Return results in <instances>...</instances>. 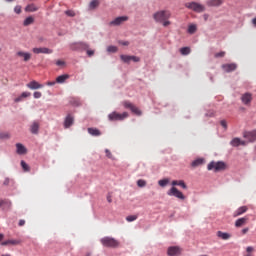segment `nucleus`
<instances>
[{
    "label": "nucleus",
    "mask_w": 256,
    "mask_h": 256,
    "mask_svg": "<svg viewBox=\"0 0 256 256\" xmlns=\"http://www.w3.org/2000/svg\"><path fill=\"white\" fill-rule=\"evenodd\" d=\"M20 96H21L22 99H25L27 97H31V92H23Z\"/></svg>",
    "instance_id": "37998d69"
},
{
    "label": "nucleus",
    "mask_w": 256,
    "mask_h": 256,
    "mask_svg": "<svg viewBox=\"0 0 256 256\" xmlns=\"http://www.w3.org/2000/svg\"><path fill=\"white\" fill-rule=\"evenodd\" d=\"M105 153H106V157H108V159H113V154H111V151L109 149H106Z\"/></svg>",
    "instance_id": "c03bdc74"
},
{
    "label": "nucleus",
    "mask_w": 256,
    "mask_h": 256,
    "mask_svg": "<svg viewBox=\"0 0 256 256\" xmlns=\"http://www.w3.org/2000/svg\"><path fill=\"white\" fill-rule=\"evenodd\" d=\"M249 210V208L247 206H242L239 207L234 213H233V217H239L245 213H247V211Z\"/></svg>",
    "instance_id": "aec40b11"
},
{
    "label": "nucleus",
    "mask_w": 256,
    "mask_h": 256,
    "mask_svg": "<svg viewBox=\"0 0 256 256\" xmlns=\"http://www.w3.org/2000/svg\"><path fill=\"white\" fill-rule=\"evenodd\" d=\"M177 185L179 187H182V189H187V184H185V181L183 180H173L172 181V188L167 192V195H169V197H176L177 199H180L181 201H185V195L183 194V192L179 191V189H177Z\"/></svg>",
    "instance_id": "f257e3e1"
},
{
    "label": "nucleus",
    "mask_w": 256,
    "mask_h": 256,
    "mask_svg": "<svg viewBox=\"0 0 256 256\" xmlns=\"http://www.w3.org/2000/svg\"><path fill=\"white\" fill-rule=\"evenodd\" d=\"M129 117V113L124 112L122 114L118 112H112L108 115L109 121H123L124 119H127Z\"/></svg>",
    "instance_id": "423d86ee"
},
{
    "label": "nucleus",
    "mask_w": 256,
    "mask_h": 256,
    "mask_svg": "<svg viewBox=\"0 0 256 256\" xmlns=\"http://www.w3.org/2000/svg\"><path fill=\"white\" fill-rule=\"evenodd\" d=\"M100 243L103 245V247H111L112 249L119 247V241L111 237L102 238Z\"/></svg>",
    "instance_id": "39448f33"
},
{
    "label": "nucleus",
    "mask_w": 256,
    "mask_h": 256,
    "mask_svg": "<svg viewBox=\"0 0 256 256\" xmlns=\"http://www.w3.org/2000/svg\"><path fill=\"white\" fill-rule=\"evenodd\" d=\"M26 87H28V89H32V90H35V89H43V84H39V82L33 80L31 82H29Z\"/></svg>",
    "instance_id": "dca6fc26"
},
{
    "label": "nucleus",
    "mask_w": 256,
    "mask_h": 256,
    "mask_svg": "<svg viewBox=\"0 0 256 256\" xmlns=\"http://www.w3.org/2000/svg\"><path fill=\"white\" fill-rule=\"evenodd\" d=\"M42 94L41 92H34V99H41Z\"/></svg>",
    "instance_id": "de8ad7c7"
},
{
    "label": "nucleus",
    "mask_w": 256,
    "mask_h": 256,
    "mask_svg": "<svg viewBox=\"0 0 256 256\" xmlns=\"http://www.w3.org/2000/svg\"><path fill=\"white\" fill-rule=\"evenodd\" d=\"M203 18H204V21H207V19H209V14H204Z\"/></svg>",
    "instance_id": "bf43d9fd"
},
{
    "label": "nucleus",
    "mask_w": 256,
    "mask_h": 256,
    "mask_svg": "<svg viewBox=\"0 0 256 256\" xmlns=\"http://www.w3.org/2000/svg\"><path fill=\"white\" fill-rule=\"evenodd\" d=\"M153 19L156 23H162L163 27H169L171 25V11L160 10L153 14Z\"/></svg>",
    "instance_id": "f03ea898"
},
{
    "label": "nucleus",
    "mask_w": 256,
    "mask_h": 256,
    "mask_svg": "<svg viewBox=\"0 0 256 256\" xmlns=\"http://www.w3.org/2000/svg\"><path fill=\"white\" fill-rule=\"evenodd\" d=\"M122 45L127 46V45H129V42H122Z\"/></svg>",
    "instance_id": "e2e57ef3"
},
{
    "label": "nucleus",
    "mask_w": 256,
    "mask_h": 256,
    "mask_svg": "<svg viewBox=\"0 0 256 256\" xmlns=\"http://www.w3.org/2000/svg\"><path fill=\"white\" fill-rule=\"evenodd\" d=\"M203 163H205V159H203V158H197L196 160H194V161L191 163V166H192V167H200V165H203Z\"/></svg>",
    "instance_id": "c85d7f7f"
},
{
    "label": "nucleus",
    "mask_w": 256,
    "mask_h": 256,
    "mask_svg": "<svg viewBox=\"0 0 256 256\" xmlns=\"http://www.w3.org/2000/svg\"><path fill=\"white\" fill-rule=\"evenodd\" d=\"M126 221H128V223H131L133 221H137V215H130L126 217Z\"/></svg>",
    "instance_id": "e433bc0d"
},
{
    "label": "nucleus",
    "mask_w": 256,
    "mask_h": 256,
    "mask_svg": "<svg viewBox=\"0 0 256 256\" xmlns=\"http://www.w3.org/2000/svg\"><path fill=\"white\" fill-rule=\"evenodd\" d=\"M240 100L246 107H251V103L253 101V94L246 92L241 95Z\"/></svg>",
    "instance_id": "0eeeda50"
},
{
    "label": "nucleus",
    "mask_w": 256,
    "mask_h": 256,
    "mask_svg": "<svg viewBox=\"0 0 256 256\" xmlns=\"http://www.w3.org/2000/svg\"><path fill=\"white\" fill-rule=\"evenodd\" d=\"M137 185H138V187H145L147 185V181H145L143 179H139L137 181Z\"/></svg>",
    "instance_id": "58836bf2"
},
{
    "label": "nucleus",
    "mask_w": 256,
    "mask_h": 256,
    "mask_svg": "<svg viewBox=\"0 0 256 256\" xmlns=\"http://www.w3.org/2000/svg\"><path fill=\"white\" fill-rule=\"evenodd\" d=\"M88 133L93 137H99L101 135V131L97 128H88Z\"/></svg>",
    "instance_id": "a878e982"
},
{
    "label": "nucleus",
    "mask_w": 256,
    "mask_h": 256,
    "mask_svg": "<svg viewBox=\"0 0 256 256\" xmlns=\"http://www.w3.org/2000/svg\"><path fill=\"white\" fill-rule=\"evenodd\" d=\"M30 131L33 133V135H37V133H39V122L32 123Z\"/></svg>",
    "instance_id": "393cba45"
},
{
    "label": "nucleus",
    "mask_w": 256,
    "mask_h": 256,
    "mask_svg": "<svg viewBox=\"0 0 256 256\" xmlns=\"http://www.w3.org/2000/svg\"><path fill=\"white\" fill-rule=\"evenodd\" d=\"M120 59L121 61H123V63H131V61H133L134 63H139L141 61V58L129 55H121Z\"/></svg>",
    "instance_id": "1a4fd4ad"
},
{
    "label": "nucleus",
    "mask_w": 256,
    "mask_h": 256,
    "mask_svg": "<svg viewBox=\"0 0 256 256\" xmlns=\"http://www.w3.org/2000/svg\"><path fill=\"white\" fill-rule=\"evenodd\" d=\"M220 124L224 127V129H227V121L222 120Z\"/></svg>",
    "instance_id": "603ef678"
},
{
    "label": "nucleus",
    "mask_w": 256,
    "mask_h": 256,
    "mask_svg": "<svg viewBox=\"0 0 256 256\" xmlns=\"http://www.w3.org/2000/svg\"><path fill=\"white\" fill-rule=\"evenodd\" d=\"M181 55H189L191 53V48L189 47H182L180 48Z\"/></svg>",
    "instance_id": "f704fd0d"
},
{
    "label": "nucleus",
    "mask_w": 256,
    "mask_h": 256,
    "mask_svg": "<svg viewBox=\"0 0 256 256\" xmlns=\"http://www.w3.org/2000/svg\"><path fill=\"white\" fill-rule=\"evenodd\" d=\"M107 201H108V203H112L113 202V199L111 198V196H107Z\"/></svg>",
    "instance_id": "052dcab7"
},
{
    "label": "nucleus",
    "mask_w": 256,
    "mask_h": 256,
    "mask_svg": "<svg viewBox=\"0 0 256 256\" xmlns=\"http://www.w3.org/2000/svg\"><path fill=\"white\" fill-rule=\"evenodd\" d=\"M6 1H8L9 3H11V2H13V1H15V0H6Z\"/></svg>",
    "instance_id": "69168bd1"
},
{
    "label": "nucleus",
    "mask_w": 256,
    "mask_h": 256,
    "mask_svg": "<svg viewBox=\"0 0 256 256\" xmlns=\"http://www.w3.org/2000/svg\"><path fill=\"white\" fill-rule=\"evenodd\" d=\"M125 21H129V17L120 16V17L115 18L113 21H111L110 25L112 27H117V26L121 25L122 23H125Z\"/></svg>",
    "instance_id": "9d476101"
},
{
    "label": "nucleus",
    "mask_w": 256,
    "mask_h": 256,
    "mask_svg": "<svg viewBox=\"0 0 256 256\" xmlns=\"http://www.w3.org/2000/svg\"><path fill=\"white\" fill-rule=\"evenodd\" d=\"M67 79H69V74L60 75L56 78V83L63 84Z\"/></svg>",
    "instance_id": "b1692460"
},
{
    "label": "nucleus",
    "mask_w": 256,
    "mask_h": 256,
    "mask_svg": "<svg viewBox=\"0 0 256 256\" xmlns=\"http://www.w3.org/2000/svg\"><path fill=\"white\" fill-rule=\"evenodd\" d=\"M0 139H2V141L11 139V134L9 132H0Z\"/></svg>",
    "instance_id": "473e14b6"
},
{
    "label": "nucleus",
    "mask_w": 256,
    "mask_h": 256,
    "mask_svg": "<svg viewBox=\"0 0 256 256\" xmlns=\"http://www.w3.org/2000/svg\"><path fill=\"white\" fill-rule=\"evenodd\" d=\"M183 249L179 246H170L167 250V255L168 256H175V255H181V252Z\"/></svg>",
    "instance_id": "9b49d317"
},
{
    "label": "nucleus",
    "mask_w": 256,
    "mask_h": 256,
    "mask_svg": "<svg viewBox=\"0 0 256 256\" xmlns=\"http://www.w3.org/2000/svg\"><path fill=\"white\" fill-rule=\"evenodd\" d=\"M87 55H88V57H93V55H95V51L94 50H87Z\"/></svg>",
    "instance_id": "8fccbe9b"
},
{
    "label": "nucleus",
    "mask_w": 256,
    "mask_h": 256,
    "mask_svg": "<svg viewBox=\"0 0 256 256\" xmlns=\"http://www.w3.org/2000/svg\"><path fill=\"white\" fill-rule=\"evenodd\" d=\"M158 185L160 187H167V185H169V179L165 178V179L159 180Z\"/></svg>",
    "instance_id": "c9c22d12"
},
{
    "label": "nucleus",
    "mask_w": 256,
    "mask_h": 256,
    "mask_svg": "<svg viewBox=\"0 0 256 256\" xmlns=\"http://www.w3.org/2000/svg\"><path fill=\"white\" fill-rule=\"evenodd\" d=\"M79 47H81L82 49H89V44L85 43V42H80L78 43Z\"/></svg>",
    "instance_id": "79ce46f5"
},
{
    "label": "nucleus",
    "mask_w": 256,
    "mask_h": 256,
    "mask_svg": "<svg viewBox=\"0 0 256 256\" xmlns=\"http://www.w3.org/2000/svg\"><path fill=\"white\" fill-rule=\"evenodd\" d=\"M217 237H219L220 239H223L224 241H227V239H231V234L227 232L218 231Z\"/></svg>",
    "instance_id": "5701e85b"
},
{
    "label": "nucleus",
    "mask_w": 256,
    "mask_h": 256,
    "mask_svg": "<svg viewBox=\"0 0 256 256\" xmlns=\"http://www.w3.org/2000/svg\"><path fill=\"white\" fill-rule=\"evenodd\" d=\"M249 233V228L242 229V235H247Z\"/></svg>",
    "instance_id": "5fc2aeb1"
},
{
    "label": "nucleus",
    "mask_w": 256,
    "mask_h": 256,
    "mask_svg": "<svg viewBox=\"0 0 256 256\" xmlns=\"http://www.w3.org/2000/svg\"><path fill=\"white\" fill-rule=\"evenodd\" d=\"M18 57H23L24 61L27 62L31 59V53L19 51L17 52Z\"/></svg>",
    "instance_id": "4be33fe9"
},
{
    "label": "nucleus",
    "mask_w": 256,
    "mask_h": 256,
    "mask_svg": "<svg viewBox=\"0 0 256 256\" xmlns=\"http://www.w3.org/2000/svg\"><path fill=\"white\" fill-rule=\"evenodd\" d=\"M56 65H58V67H61V65H65V62L64 61H61V60H58L56 62Z\"/></svg>",
    "instance_id": "864d4df0"
},
{
    "label": "nucleus",
    "mask_w": 256,
    "mask_h": 256,
    "mask_svg": "<svg viewBox=\"0 0 256 256\" xmlns=\"http://www.w3.org/2000/svg\"><path fill=\"white\" fill-rule=\"evenodd\" d=\"M244 139L248 140V143H253L256 141V130H253L251 132H244L243 133Z\"/></svg>",
    "instance_id": "f8f14e48"
},
{
    "label": "nucleus",
    "mask_w": 256,
    "mask_h": 256,
    "mask_svg": "<svg viewBox=\"0 0 256 256\" xmlns=\"http://www.w3.org/2000/svg\"><path fill=\"white\" fill-rule=\"evenodd\" d=\"M214 57H216V59H218L219 57H225V52L222 51V52H218L214 55Z\"/></svg>",
    "instance_id": "49530a36"
},
{
    "label": "nucleus",
    "mask_w": 256,
    "mask_h": 256,
    "mask_svg": "<svg viewBox=\"0 0 256 256\" xmlns=\"http://www.w3.org/2000/svg\"><path fill=\"white\" fill-rule=\"evenodd\" d=\"M0 52H1V48H0Z\"/></svg>",
    "instance_id": "338daca9"
},
{
    "label": "nucleus",
    "mask_w": 256,
    "mask_h": 256,
    "mask_svg": "<svg viewBox=\"0 0 256 256\" xmlns=\"http://www.w3.org/2000/svg\"><path fill=\"white\" fill-rule=\"evenodd\" d=\"M1 256H11V254H2Z\"/></svg>",
    "instance_id": "0e129e2a"
},
{
    "label": "nucleus",
    "mask_w": 256,
    "mask_h": 256,
    "mask_svg": "<svg viewBox=\"0 0 256 256\" xmlns=\"http://www.w3.org/2000/svg\"><path fill=\"white\" fill-rule=\"evenodd\" d=\"M99 5V0H92L89 4V9H97V6Z\"/></svg>",
    "instance_id": "72a5a7b5"
},
{
    "label": "nucleus",
    "mask_w": 256,
    "mask_h": 256,
    "mask_svg": "<svg viewBox=\"0 0 256 256\" xmlns=\"http://www.w3.org/2000/svg\"><path fill=\"white\" fill-rule=\"evenodd\" d=\"M73 123H75V118L73 117V115L68 114L64 120L65 129H69V127H71V125H73Z\"/></svg>",
    "instance_id": "4468645a"
},
{
    "label": "nucleus",
    "mask_w": 256,
    "mask_h": 256,
    "mask_svg": "<svg viewBox=\"0 0 256 256\" xmlns=\"http://www.w3.org/2000/svg\"><path fill=\"white\" fill-rule=\"evenodd\" d=\"M33 53H35L36 55H39V54H44V55H51V53H53V50L49 49V48H45V47H42V48H33L32 49Z\"/></svg>",
    "instance_id": "ddd939ff"
},
{
    "label": "nucleus",
    "mask_w": 256,
    "mask_h": 256,
    "mask_svg": "<svg viewBox=\"0 0 256 256\" xmlns=\"http://www.w3.org/2000/svg\"><path fill=\"white\" fill-rule=\"evenodd\" d=\"M188 33H189L190 35H193V34L197 33V25H195V24H190V25L188 26Z\"/></svg>",
    "instance_id": "2f4dec72"
},
{
    "label": "nucleus",
    "mask_w": 256,
    "mask_h": 256,
    "mask_svg": "<svg viewBox=\"0 0 256 256\" xmlns=\"http://www.w3.org/2000/svg\"><path fill=\"white\" fill-rule=\"evenodd\" d=\"M230 145H232V147H239V145H247V141L245 140H240L239 138H233L232 141L230 142Z\"/></svg>",
    "instance_id": "6ab92c4d"
},
{
    "label": "nucleus",
    "mask_w": 256,
    "mask_h": 256,
    "mask_svg": "<svg viewBox=\"0 0 256 256\" xmlns=\"http://www.w3.org/2000/svg\"><path fill=\"white\" fill-rule=\"evenodd\" d=\"M249 221V217L245 216L242 218H239L235 221V227H243L244 225H247V222Z\"/></svg>",
    "instance_id": "f3484780"
},
{
    "label": "nucleus",
    "mask_w": 256,
    "mask_h": 256,
    "mask_svg": "<svg viewBox=\"0 0 256 256\" xmlns=\"http://www.w3.org/2000/svg\"><path fill=\"white\" fill-rule=\"evenodd\" d=\"M39 8L37 6H35V4H30L28 6H26L25 11L28 13H34V11H38Z\"/></svg>",
    "instance_id": "c756f323"
},
{
    "label": "nucleus",
    "mask_w": 256,
    "mask_h": 256,
    "mask_svg": "<svg viewBox=\"0 0 256 256\" xmlns=\"http://www.w3.org/2000/svg\"><path fill=\"white\" fill-rule=\"evenodd\" d=\"M208 171H214L217 173L219 171H225L227 169V164L225 162H210L207 166Z\"/></svg>",
    "instance_id": "20e7f679"
},
{
    "label": "nucleus",
    "mask_w": 256,
    "mask_h": 256,
    "mask_svg": "<svg viewBox=\"0 0 256 256\" xmlns=\"http://www.w3.org/2000/svg\"><path fill=\"white\" fill-rule=\"evenodd\" d=\"M14 11H15V13H17V15L21 14V6H16L14 8Z\"/></svg>",
    "instance_id": "09e8293b"
},
{
    "label": "nucleus",
    "mask_w": 256,
    "mask_h": 256,
    "mask_svg": "<svg viewBox=\"0 0 256 256\" xmlns=\"http://www.w3.org/2000/svg\"><path fill=\"white\" fill-rule=\"evenodd\" d=\"M20 244H21V240H6V241L1 243L2 246H5V245H20Z\"/></svg>",
    "instance_id": "cd10ccee"
},
{
    "label": "nucleus",
    "mask_w": 256,
    "mask_h": 256,
    "mask_svg": "<svg viewBox=\"0 0 256 256\" xmlns=\"http://www.w3.org/2000/svg\"><path fill=\"white\" fill-rule=\"evenodd\" d=\"M21 167L24 171H29V165L25 163V161H21Z\"/></svg>",
    "instance_id": "a19ab883"
},
{
    "label": "nucleus",
    "mask_w": 256,
    "mask_h": 256,
    "mask_svg": "<svg viewBox=\"0 0 256 256\" xmlns=\"http://www.w3.org/2000/svg\"><path fill=\"white\" fill-rule=\"evenodd\" d=\"M16 153L18 155H25L27 153V148H25V146H23V144L17 143L16 144Z\"/></svg>",
    "instance_id": "412c9836"
},
{
    "label": "nucleus",
    "mask_w": 256,
    "mask_h": 256,
    "mask_svg": "<svg viewBox=\"0 0 256 256\" xmlns=\"http://www.w3.org/2000/svg\"><path fill=\"white\" fill-rule=\"evenodd\" d=\"M10 183H13V180H11V178H5V179H4V182H3V185L7 186V185H9Z\"/></svg>",
    "instance_id": "a18cd8bd"
},
{
    "label": "nucleus",
    "mask_w": 256,
    "mask_h": 256,
    "mask_svg": "<svg viewBox=\"0 0 256 256\" xmlns=\"http://www.w3.org/2000/svg\"><path fill=\"white\" fill-rule=\"evenodd\" d=\"M65 15H67L68 17H75V11L67 10L65 11Z\"/></svg>",
    "instance_id": "ea45409f"
},
{
    "label": "nucleus",
    "mask_w": 256,
    "mask_h": 256,
    "mask_svg": "<svg viewBox=\"0 0 256 256\" xmlns=\"http://www.w3.org/2000/svg\"><path fill=\"white\" fill-rule=\"evenodd\" d=\"M225 3L224 0H207L206 5L208 7H221Z\"/></svg>",
    "instance_id": "2eb2a0df"
},
{
    "label": "nucleus",
    "mask_w": 256,
    "mask_h": 256,
    "mask_svg": "<svg viewBox=\"0 0 256 256\" xmlns=\"http://www.w3.org/2000/svg\"><path fill=\"white\" fill-rule=\"evenodd\" d=\"M123 105H124L125 109H130V111H132V113H134V115L140 116L142 114L141 110H139L137 108V106L133 105V103H131L129 101L123 102Z\"/></svg>",
    "instance_id": "6e6552de"
},
{
    "label": "nucleus",
    "mask_w": 256,
    "mask_h": 256,
    "mask_svg": "<svg viewBox=\"0 0 256 256\" xmlns=\"http://www.w3.org/2000/svg\"><path fill=\"white\" fill-rule=\"evenodd\" d=\"M18 225L19 227H23V225H25V220H20Z\"/></svg>",
    "instance_id": "13d9d810"
},
{
    "label": "nucleus",
    "mask_w": 256,
    "mask_h": 256,
    "mask_svg": "<svg viewBox=\"0 0 256 256\" xmlns=\"http://www.w3.org/2000/svg\"><path fill=\"white\" fill-rule=\"evenodd\" d=\"M107 51H108V53H117V47L116 46H108Z\"/></svg>",
    "instance_id": "4c0bfd02"
},
{
    "label": "nucleus",
    "mask_w": 256,
    "mask_h": 256,
    "mask_svg": "<svg viewBox=\"0 0 256 256\" xmlns=\"http://www.w3.org/2000/svg\"><path fill=\"white\" fill-rule=\"evenodd\" d=\"M11 207V201L4 199V200H0V209H9Z\"/></svg>",
    "instance_id": "bb28decb"
},
{
    "label": "nucleus",
    "mask_w": 256,
    "mask_h": 256,
    "mask_svg": "<svg viewBox=\"0 0 256 256\" xmlns=\"http://www.w3.org/2000/svg\"><path fill=\"white\" fill-rule=\"evenodd\" d=\"M222 69L226 71V73H231V71H235L237 69V64L231 63V64H223Z\"/></svg>",
    "instance_id": "a211bd4d"
},
{
    "label": "nucleus",
    "mask_w": 256,
    "mask_h": 256,
    "mask_svg": "<svg viewBox=\"0 0 256 256\" xmlns=\"http://www.w3.org/2000/svg\"><path fill=\"white\" fill-rule=\"evenodd\" d=\"M4 237L5 236L3 234H0V241H3Z\"/></svg>",
    "instance_id": "680f3d73"
},
{
    "label": "nucleus",
    "mask_w": 256,
    "mask_h": 256,
    "mask_svg": "<svg viewBox=\"0 0 256 256\" xmlns=\"http://www.w3.org/2000/svg\"><path fill=\"white\" fill-rule=\"evenodd\" d=\"M34 22H35V19L29 16L24 20L23 25L24 27H29V25H33Z\"/></svg>",
    "instance_id": "7c9ffc66"
},
{
    "label": "nucleus",
    "mask_w": 256,
    "mask_h": 256,
    "mask_svg": "<svg viewBox=\"0 0 256 256\" xmlns=\"http://www.w3.org/2000/svg\"><path fill=\"white\" fill-rule=\"evenodd\" d=\"M184 7H186V9H189L190 11H193L194 13H205L206 9L205 5L196 1L185 3Z\"/></svg>",
    "instance_id": "7ed1b4c3"
},
{
    "label": "nucleus",
    "mask_w": 256,
    "mask_h": 256,
    "mask_svg": "<svg viewBox=\"0 0 256 256\" xmlns=\"http://www.w3.org/2000/svg\"><path fill=\"white\" fill-rule=\"evenodd\" d=\"M246 251H247V253H251V252L253 251V247L248 246V247L246 248Z\"/></svg>",
    "instance_id": "4d7b16f0"
},
{
    "label": "nucleus",
    "mask_w": 256,
    "mask_h": 256,
    "mask_svg": "<svg viewBox=\"0 0 256 256\" xmlns=\"http://www.w3.org/2000/svg\"><path fill=\"white\" fill-rule=\"evenodd\" d=\"M56 83L57 81H48L46 85H48V87H53V85H55Z\"/></svg>",
    "instance_id": "3c124183"
},
{
    "label": "nucleus",
    "mask_w": 256,
    "mask_h": 256,
    "mask_svg": "<svg viewBox=\"0 0 256 256\" xmlns=\"http://www.w3.org/2000/svg\"><path fill=\"white\" fill-rule=\"evenodd\" d=\"M14 101H15V103H19V102L23 101V98L21 96H19V97L15 98Z\"/></svg>",
    "instance_id": "6e6d98bb"
}]
</instances>
